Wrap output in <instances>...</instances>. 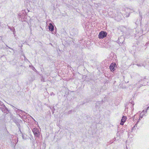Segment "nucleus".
<instances>
[{
  "label": "nucleus",
  "mask_w": 149,
  "mask_h": 149,
  "mask_svg": "<svg viewBox=\"0 0 149 149\" xmlns=\"http://www.w3.org/2000/svg\"><path fill=\"white\" fill-rule=\"evenodd\" d=\"M137 65L138 66H141V65H140L139 64H137Z\"/></svg>",
  "instance_id": "12"
},
{
  "label": "nucleus",
  "mask_w": 149,
  "mask_h": 149,
  "mask_svg": "<svg viewBox=\"0 0 149 149\" xmlns=\"http://www.w3.org/2000/svg\"><path fill=\"white\" fill-rule=\"evenodd\" d=\"M141 115V114L140 116H139V120H140L141 118H143L142 115V116Z\"/></svg>",
  "instance_id": "8"
},
{
  "label": "nucleus",
  "mask_w": 149,
  "mask_h": 149,
  "mask_svg": "<svg viewBox=\"0 0 149 149\" xmlns=\"http://www.w3.org/2000/svg\"><path fill=\"white\" fill-rule=\"evenodd\" d=\"M136 116L135 115H134V116H133V118L134 119L135 118V117Z\"/></svg>",
  "instance_id": "13"
},
{
  "label": "nucleus",
  "mask_w": 149,
  "mask_h": 149,
  "mask_svg": "<svg viewBox=\"0 0 149 149\" xmlns=\"http://www.w3.org/2000/svg\"><path fill=\"white\" fill-rule=\"evenodd\" d=\"M116 64L115 63H112L110 65L109 68L111 71H113L115 70L114 68L116 66Z\"/></svg>",
  "instance_id": "3"
},
{
  "label": "nucleus",
  "mask_w": 149,
  "mask_h": 149,
  "mask_svg": "<svg viewBox=\"0 0 149 149\" xmlns=\"http://www.w3.org/2000/svg\"><path fill=\"white\" fill-rule=\"evenodd\" d=\"M2 104H3L1 101H0V105Z\"/></svg>",
  "instance_id": "10"
},
{
  "label": "nucleus",
  "mask_w": 149,
  "mask_h": 149,
  "mask_svg": "<svg viewBox=\"0 0 149 149\" xmlns=\"http://www.w3.org/2000/svg\"><path fill=\"white\" fill-rule=\"evenodd\" d=\"M32 131L35 135V137H37V128L36 127L33 129Z\"/></svg>",
  "instance_id": "5"
},
{
  "label": "nucleus",
  "mask_w": 149,
  "mask_h": 149,
  "mask_svg": "<svg viewBox=\"0 0 149 149\" xmlns=\"http://www.w3.org/2000/svg\"><path fill=\"white\" fill-rule=\"evenodd\" d=\"M107 33L104 31H102L99 34L98 36L100 38H103L107 36Z\"/></svg>",
  "instance_id": "2"
},
{
  "label": "nucleus",
  "mask_w": 149,
  "mask_h": 149,
  "mask_svg": "<svg viewBox=\"0 0 149 149\" xmlns=\"http://www.w3.org/2000/svg\"><path fill=\"white\" fill-rule=\"evenodd\" d=\"M49 30L52 31H53L54 30V27L53 25L51 23L49 24Z\"/></svg>",
  "instance_id": "6"
},
{
  "label": "nucleus",
  "mask_w": 149,
  "mask_h": 149,
  "mask_svg": "<svg viewBox=\"0 0 149 149\" xmlns=\"http://www.w3.org/2000/svg\"><path fill=\"white\" fill-rule=\"evenodd\" d=\"M17 110L19 111L18 113H22L23 112H24V111H22V110H19L17 109Z\"/></svg>",
  "instance_id": "7"
},
{
  "label": "nucleus",
  "mask_w": 149,
  "mask_h": 149,
  "mask_svg": "<svg viewBox=\"0 0 149 149\" xmlns=\"http://www.w3.org/2000/svg\"><path fill=\"white\" fill-rule=\"evenodd\" d=\"M54 95V94L53 93V92H52V93H51V95Z\"/></svg>",
  "instance_id": "11"
},
{
  "label": "nucleus",
  "mask_w": 149,
  "mask_h": 149,
  "mask_svg": "<svg viewBox=\"0 0 149 149\" xmlns=\"http://www.w3.org/2000/svg\"><path fill=\"white\" fill-rule=\"evenodd\" d=\"M149 107H147V109H149Z\"/></svg>",
  "instance_id": "14"
},
{
  "label": "nucleus",
  "mask_w": 149,
  "mask_h": 149,
  "mask_svg": "<svg viewBox=\"0 0 149 149\" xmlns=\"http://www.w3.org/2000/svg\"><path fill=\"white\" fill-rule=\"evenodd\" d=\"M32 69H33V70H36V69L35 68H34L32 66Z\"/></svg>",
  "instance_id": "9"
},
{
  "label": "nucleus",
  "mask_w": 149,
  "mask_h": 149,
  "mask_svg": "<svg viewBox=\"0 0 149 149\" xmlns=\"http://www.w3.org/2000/svg\"><path fill=\"white\" fill-rule=\"evenodd\" d=\"M0 109L3 113H7L8 109L3 104H2L0 105Z\"/></svg>",
  "instance_id": "1"
},
{
  "label": "nucleus",
  "mask_w": 149,
  "mask_h": 149,
  "mask_svg": "<svg viewBox=\"0 0 149 149\" xmlns=\"http://www.w3.org/2000/svg\"><path fill=\"white\" fill-rule=\"evenodd\" d=\"M127 119V118L126 117L123 116L122 117V119L121 120V123H120V125H123L124 124V123L125 122Z\"/></svg>",
  "instance_id": "4"
}]
</instances>
